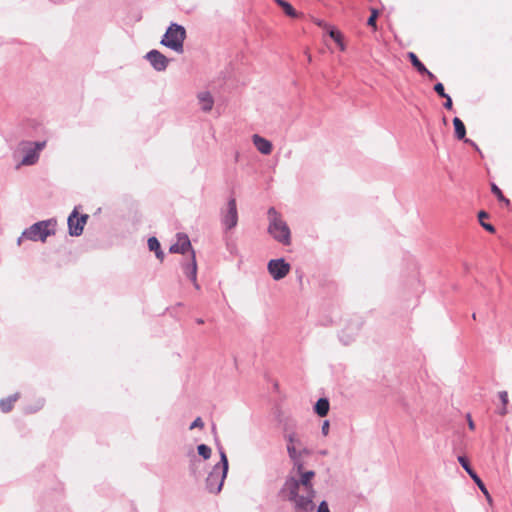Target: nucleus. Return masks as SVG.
Listing matches in <instances>:
<instances>
[{
    "label": "nucleus",
    "mask_w": 512,
    "mask_h": 512,
    "mask_svg": "<svg viewBox=\"0 0 512 512\" xmlns=\"http://www.w3.org/2000/svg\"><path fill=\"white\" fill-rule=\"evenodd\" d=\"M314 477L315 472L305 470V464H302L300 470L292 466L289 476L280 489V495L292 503L294 512L315 511L313 500L316 491L312 483Z\"/></svg>",
    "instance_id": "nucleus-1"
},
{
    "label": "nucleus",
    "mask_w": 512,
    "mask_h": 512,
    "mask_svg": "<svg viewBox=\"0 0 512 512\" xmlns=\"http://www.w3.org/2000/svg\"><path fill=\"white\" fill-rule=\"evenodd\" d=\"M295 428L294 420L286 422L283 427V438L286 442V450L292 466L294 469L300 470L302 464H305V459L312 455V450L305 445Z\"/></svg>",
    "instance_id": "nucleus-2"
},
{
    "label": "nucleus",
    "mask_w": 512,
    "mask_h": 512,
    "mask_svg": "<svg viewBox=\"0 0 512 512\" xmlns=\"http://www.w3.org/2000/svg\"><path fill=\"white\" fill-rule=\"evenodd\" d=\"M268 228L267 232L277 242L282 245L291 244V230L284 220L282 214L274 207H270L267 211Z\"/></svg>",
    "instance_id": "nucleus-3"
},
{
    "label": "nucleus",
    "mask_w": 512,
    "mask_h": 512,
    "mask_svg": "<svg viewBox=\"0 0 512 512\" xmlns=\"http://www.w3.org/2000/svg\"><path fill=\"white\" fill-rule=\"evenodd\" d=\"M56 227L57 220L55 218L38 221L22 232L21 236L17 239V244L21 245L23 240L45 243L49 236L55 235Z\"/></svg>",
    "instance_id": "nucleus-4"
},
{
    "label": "nucleus",
    "mask_w": 512,
    "mask_h": 512,
    "mask_svg": "<svg viewBox=\"0 0 512 512\" xmlns=\"http://www.w3.org/2000/svg\"><path fill=\"white\" fill-rule=\"evenodd\" d=\"M219 454L220 461L212 467L205 479L207 491L213 494L221 492L229 468L227 455L222 448L219 449Z\"/></svg>",
    "instance_id": "nucleus-5"
},
{
    "label": "nucleus",
    "mask_w": 512,
    "mask_h": 512,
    "mask_svg": "<svg viewBox=\"0 0 512 512\" xmlns=\"http://www.w3.org/2000/svg\"><path fill=\"white\" fill-rule=\"evenodd\" d=\"M47 142L44 141H28L23 140L18 143L17 149L14 152V157L22 155L17 168L20 166H33L40 158L41 151L46 147Z\"/></svg>",
    "instance_id": "nucleus-6"
},
{
    "label": "nucleus",
    "mask_w": 512,
    "mask_h": 512,
    "mask_svg": "<svg viewBox=\"0 0 512 512\" xmlns=\"http://www.w3.org/2000/svg\"><path fill=\"white\" fill-rule=\"evenodd\" d=\"M186 39V30L182 25L177 23H171L165 34L163 35L160 43L173 50L174 52L181 54L184 51V41Z\"/></svg>",
    "instance_id": "nucleus-7"
},
{
    "label": "nucleus",
    "mask_w": 512,
    "mask_h": 512,
    "mask_svg": "<svg viewBox=\"0 0 512 512\" xmlns=\"http://www.w3.org/2000/svg\"><path fill=\"white\" fill-rule=\"evenodd\" d=\"M221 224L226 231L234 229L238 224L236 199L231 197L226 206L220 210Z\"/></svg>",
    "instance_id": "nucleus-8"
},
{
    "label": "nucleus",
    "mask_w": 512,
    "mask_h": 512,
    "mask_svg": "<svg viewBox=\"0 0 512 512\" xmlns=\"http://www.w3.org/2000/svg\"><path fill=\"white\" fill-rule=\"evenodd\" d=\"M88 218L87 214L79 216L78 207H75L67 219L69 235L74 237L80 236L83 233Z\"/></svg>",
    "instance_id": "nucleus-9"
},
{
    "label": "nucleus",
    "mask_w": 512,
    "mask_h": 512,
    "mask_svg": "<svg viewBox=\"0 0 512 512\" xmlns=\"http://www.w3.org/2000/svg\"><path fill=\"white\" fill-rule=\"evenodd\" d=\"M290 269V264L284 258L271 259L267 264V270L275 281L285 278Z\"/></svg>",
    "instance_id": "nucleus-10"
},
{
    "label": "nucleus",
    "mask_w": 512,
    "mask_h": 512,
    "mask_svg": "<svg viewBox=\"0 0 512 512\" xmlns=\"http://www.w3.org/2000/svg\"><path fill=\"white\" fill-rule=\"evenodd\" d=\"M181 267L187 278H189L193 283L194 287L199 289L200 287L197 283V262L195 251H191L188 257L181 262Z\"/></svg>",
    "instance_id": "nucleus-11"
},
{
    "label": "nucleus",
    "mask_w": 512,
    "mask_h": 512,
    "mask_svg": "<svg viewBox=\"0 0 512 512\" xmlns=\"http://www.w3.org/2000/svg\"><path fill=\"white\" fill-rule=\"evenodd\" d=\"M145 59L157 72L165 71L169 64V59L158 50H151L145 55Z\"/></svg>",
    "instance_id": "nucleus-12"
},
{
    "label": "nucleus",
    "mask_w": 512,
    "mask_h": 512,
    "mask_svg": "<svg viewBox=\"0 0 512 512\" xmlns=\"http://www.w3.org/2000/svg\"><path fill=\"white\" fill-rule=\"evenodd\" d=\"M458 462L463 467V469L469 474V476L473 479V481L476 483V485L482 491V493L490 501L491 497L489 495V492H488L485 484L480 479V477L477 475V473L471 468L468 459L465 456H458Z\"/></svg>",
    "instance_id": "nucleus-13"
},
{
    "label": "nucleus",
    "mask_w": 512,
    "mask_h": 512,
    "mask_svg": "<svg viewBox=\"0 0 512 512\" xmlns=\"http://www.w3.org/2000/svg\"><path fill=\"white\" fill-rule=\"evenodd\" d=\"M169 250L171 253H178L182 255H185L187 252L190 254L191 251H194L189 237L183 233L177 234V242L171 245Z\"/></svg>",
    "instance_id": "nucleus-14"
},
{
    "label": "nucleus",
    "mask_w": 512,
    "mask_h": 512,
    "mask_svg": "<svg viewBox=\"0 0 512 512\" xmlns=\"http://www.w3.org/2000/svg\"><path fill=\"white\" fill-rule=\"evenodd\" d=\"M252 142L256 149L263 155H269L272 152V143L264 137L254 134L252 136Z\"/></svg>",
    "instance_id": "nucleus-15"
},
{
    "label": "nucleus",
    "mask_w": 512,
    "mask_h": 512,
    "mask_svg": "<svg viewBox=\"0 0 512 512\" xmlns=\"http://www.w3.org/2000/svg\"><path fill=\"white\" fill-rule=\"evenodd\" d=\"M197 98H198V101H199L202 111L209 112L212 110L213 105H214V99L210 92H208V91L200 92L197 95Z\"/></svg>",
    "instance_id": "nucleus-16"
},
{
    "label": "nucleus",
    "mask_w": 512,
    "mask_h": 512,
    "mask_svg": "<svg viewBox=\"0 0 512 512\" xmlns=\"http://www.w3.org/2000/svg\"><path fill=\"white\" fill-rule=\"evenodd\" d=\"M330 404L327 398H320L314 405L315 413L320 417H325L329 412Z\"/></svg>",
    "instance_id": "nucleus-17"
},
{
    "label": "nucleus",
    "mask_w": 512,
    "mask_h": 512,
    "mask_svg": "<svg viewBox=\"0 0 512 512\" xmlns=\"http://www.w3.org/2000/svg\"><path fill=\"white\" fill-rule=\"evenodd\" d=\"M148 248L150 251L155 253L157 259L162 261L164 259V253L161 250L160 242L156 237H150L147 241Z\"/></svg>",
    "instance_id": "nucleus-18"
},
{
    "label": "nucleus",
    "mask_w": 512,
    "mask_h": 512,
    "mask_svg": "<svg viewBox=\"0 0 512 512\" xmlns=\"http://www.w3.org/2000/svg\"><path fill=\"white\" fill-rule=\"evenodd\" d=\"M19 393L8 396L0 400V409L2 412L7 413L12 410L14 403L19 399Z\"/></svg>",
    "instance_id": "nucleus-19"
},
{
    "label": "nucleus",
    "mask_w": 512,
    "mask_h": 512,
    "mask_svg": "<svg viewBox=\"0 0 512 512\" xmlns=\"http://www.w3.org/2000/svg\"><path fill=\"white\" fill-rule=\"evenodd\" d=\"M453 125H454V129H455L456 138L459 140H465L466 139V128H465L463 121L460 118L455 117L453 119Z\"/></svg>",
    "instance_id": "nucleus-20"
},
{
    "label": "nucleus",
    "mask_w": 512,
    "mask_h": 512,
    "mask_svg": "<svg viewBox=\"0 0 512 512\" xmlns=\"http://www.w3.org/2000/svg\"><path fill=\"white\" fill-rule=\"evenodd\" d=\"M285 12V14L289 17L296 18L298 16V13L296 10L292 7L290 3H288L285 0H274Z\"/></svg>",
    "instance_id": "nucleus-21"
},
{
    "label": "nucleus",
    "mask_w": 512,
    "mask_h": 512,
    "mask_svg": "<svg viewBox=\"0 0 512 512\" xmlns=\"http://www.w3.org/2000/svg\"><path fill=\"white\" fill-rule=\"evenodd\" d=\"M45 405V399L42 397L37 398L32 404L25 407L26 413H35L41 410Z\"/></svg>",
    "instance_id": "nucleus-22"
},
{
    "label": "nucleus",
    "mask_w": 512,
    "mask_h": 512,
    "mask_svg": "<svg viewBox=\"0 0 512 512\" xmlns=\"http://www.w3.org/2000/svg\"><path fill=\"white\" fill-rule=\"evenodd\" d=\"M408 58H409L411 64L416 68V70L419 73H424V71H426L425 65L418 59V57L416 56L415 53L409 52Z\"/></svg>",
    "instance_id": "nucleus-23"
},
{
    "label": "nucleus",
    "mask_w": 512,
    "mask_h": 512,
    "mask_svg": "<svg viewBox=\"0 0 512 512\" xmlns=\"http://www.w3.org/2000/svg\"><path fill=\"white\" fill-rule=\"evenodd\" d=\"M484 218H488V214L485 212V211H480L478 213V219H479V222H480V225L488 232L490 233H494L495 232V227L492 225V224H489V223H484L483 219Z\"/></svg>",
    "instance_id": "nucleus-24"
},
{
    "label": "nucleus",
    "mask_w": 512,
    "mask_h": 512,
    "mask_svg": "<svg viewBox=\"0 0 512 512\" xmlns=\"http://www.w3.org/2000/svg\"><path fill=\"white\" fill-rule=\"evenodd\" d=\"M197 452L198 454L204 459L207 460L212 455L211 448L206 444H200L197 446Z\"/></svg>",
    "instance_id": "nucleus-25"
},
{
    "label": "nucleus",
    "mask_w": 512,
    "mask_h": 512,
    "mask_svg": "<svg viewBox=\"0 0 512 512\" xmlns=\"http://www.w3.org/2000/svg\"><path fill=\"white\" fill-rule=\"evenodd\" d=\"M499 399L502 403V408L498 410V413L500 415H505L507 413V404H508V393L506 391H500L499 392Z\"/></svg>",
    "instance_id": "nucleus-26"
},
{
    "label": "nucleus",
    "mask_w": 512,
    "mask_h": 512,
    "mask_svg": "<svg viewBox=\"0 0 512 512\" xmlns=\"http://www.w3.org/2000/svg\"><path fill=\"white\" fill-rule=\"evenodd\" d=\"M491 191L492 193L497 197V199L500 201V202H504L506 205H509L510 204V201L509 199H507L501 189L496 185V184H492L491 186Z\"/></svg>",
    "instance_id": "nucleus-27"
},
{
    "label": "nucleus",
    "mask_w": 512,
    "mask_h": 512,
    "mask_svg": "<svg viewBox=\"0 0 512 512\" xmlns=\"http://www.w3.org/2000/svg\"><path fill=\"white\" fill-rule=\"evenodd\" d=\"M377 17H378V10L372 9L371 10V15H370V17L367 20V25L371 26L373 28H376Z\"/></svg>",
    "instance_id": "nucleus-28"
},
{
    "label": "nucleus",
    "mask_w": 512,
    "mask_h": 512,
    "mask_svg": "<svg viewBox=\"0 0 512 512\" xmlns=\"http://www.w3.org/2000/svg\"><path fill=\"white\" fill-rule=\"evenodd\" d=\"M434 91L442 98L447 97V93H445L444 86L442 83H437L434 85Z\"/></svg>",
    "instance_id": "nucleus-29"
},
{
    "label": "nucleus",
    "mask_w": 512,
    "mask_h": 512,
    "mask_svg": "<svg viewBox=\"0 0 512 512\" xmlns=\"http://www.w3.org/2000/svg\"><path fill=\"white\" fill-rule=\"evenodd\" d=\"M204 427V422L202 420L201 417H197L191 424H190V427L189 429L190 430H193V429H196V428H200L202 429Z\"/></svg>",
    "instance_id": "nucleus-30"
},
{
    "label": "nucleus",
    "mask_w": 512,
    "mask_h": 512,
    "mask_svg": "<svg viewBox=\"0 0 512 512\" xmlns=\"http://www.w3.org/2000/svg\"><path fill=\"white\" fill-rule=\"evenodd\" d=\"M328 34L334 41L341 37V32L331 27H329Z\"/></svg>",
    "instance_id": "nucleus-31"
},
{
    "label": "nucleus",
    "mask_w": 512,
    "mask_h": 512,
    "mask_svg": "<svg viewBox=\"0 0 512 512\" xmlns=\"http://www.w3.org/2000/svg\"><path fill=\"white\" fill-rule=\"evenodd\" d=\"M317 512H331L330 509H329V506H328V503L326 501H322L318 507H317Z\"/></svg>",
    "instance_id": "nucleus-32"
},
{
    "label": "nucleus",
    "mask_w": 512,
    "mask_h": 512,
    "mask_svg": "<svg viewBox=\"0 0 512 512\" xmlns=\"http://www.w3.org/2000/svg\"><path fill=\"white\" fill-rule=\"evenodd\" d=\"M329 427H330V424H329V421L328 420H325L322 424V427H321V432L324 436H327L328 433H329Z\"/></svg>",
    "instance_id": "nucleus-33"
},
{
    "label": "nucleus",
    "mask_w": 512,
    "mask_h": 512,
    "mask_svg": "<svg viewBox=\"0 0 512 512\" xmlns=\"http://www.w3.org/2000/svg\"><path fill=\"white\" fill-rule=\"evenodd\" d=\"M446 99L445 103L443 104V106L446 108V109H452V99L449 95H447V97H444Z\"/></svg>",
    "instance_id": "nucleus-34"
},
{
    "label": "nucleus",
    "mask_w": 512,
    "mask_h": 512,
    "mask_svg": "<svg viewBox=\"0 0 512 512\" xmlns=\"http://www.w3.org/2000/svg\"><path fill=\"white\" fill-rule=\"evenodd\" d=\"M467 419H468V426L471 430H473L475 428V425H474V422L470 416V414H467Z\"/></svg>",
    "instance_id": "nucleus-35"
},
{
    "label": "nucleus",
    "mask_w": 512,
    "mask_h": 512,
    "mask_svg": "<svg viewBox=\"0 0 512 512\" xmlns=\"http://www.w3.org/2000/svg\"><path fill=\"white\" fill-rule=\"evenodd\" d=\"M315 23L322 28H329V26L323 20H316Z\"/></svg>",
    "instance_id": "nucleus-36"
},
{
    "label": "nucleus",
    "mask_w": 512,
    "mask_h": 512,
    "mask_svg": "<svg viewBox=\"0 0 512 512\" xmlns=\"http://www.w3.org/2000/svg\"><path fill=\"white\" fill-rule=\"evenodd\" d=\"M464 142H465V143L470 144V145H471V147H474L476 150H478V146H477V144H476L475 142H473L472 140H470V139L466 138V139L464 140Z\"/></svg>",
    "instance_id": "nucleus-37"
},
{
    "label": "nucleus",
    "mask_w": 512,
    "mask_h": 512,
    "mask_svg": "<svg viewBox=\"0 0 512 512\" xmlns=\"http://www.w3.org/2000/svg\"><path fill=\"white\" fill-rule=\"evenodd\" d=\"M423 74H426L431 80L435 78V75L432 72H430L427 68Z\"/></svg>",
    "instance_id": "nucleus-38"
},
{
    "label": "nucleus",
    "mask_w": 512,
    "mask_h": 512,
    "mask_svg": "<svg viewBox=\"0 0 512 512\" xmlns=\"http://www.w3.org/2000/svg\"><path fill=\"white\" fill-rule=\"evenodd\" d=\"M339 48L341 51H344L345 50V44L343 42H341L340 44H338Z\"/></svg>",
    "instance_id": "nucleus-39"
},
{
    "label": "nucleus",
    "mask_w": 512,
    "mask_h": 512,
    "mask_svg": "<svg viewBox=\"0 0 512 512\" xmlns=\"http://www.w3.org/2000/svg\"><path fill=\"white\" fill-rule=\"evenodd\" d=\"M335 42H336L337 44H340L341 42H343V41H342V36H341V37H339V38H337V39L335 40Z\"/></svg>",
    "instance_id": "nucleus-40"
},
{
    "label": "nucleus",
    "mask_w": 512,
    "mask_h": 512,
    "mask_svg": "<svg viewBox=\"0 0 512 512\" xmlns=\"http://www.w3.org/2000/svg\"><path fill=\"white\" fill-rule=\"evenodd\" d=\"M239 160V152H236L235 154V161L237 162Z\"/></svg>",
    "instance_id": "nucleus-41"
},
{
    "label": "nucleus",
    "mask_w": 512,
    "mask_h": 512,
    "mask_svg": "<svg viewBox=\"0 0 512 512\" xmlns=\"http://www.w3.org/2000/svg\"><path fill=\"white\" fill-rule=\"evenodd\" d=\"M307 60H308L309 62H311V60H312V59H311V55H310V54H308Z\"/></svg>",
    "instance_id": "nucleus-42"
},
{
    "label": "nucleus",
    "mask_w": 512,
    "mask_h": 512,
    "mask_svg": "<svg viewBox=\"0 0 512 512\" xmlns=\"http://www.w3.org/2000/svg\"><path fill=\"white\" fill-rule=\"evenodd\" d=\"M197 323H198V324H202V323H203V320H202V319H198V320H197Z\"/></svg>",
    "instance_id": "nucleus-43"
}]
</instances>
